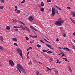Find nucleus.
Segmentation results:
<instances>
[{"label": "nucleus", "mask_w": 75, "mask_h": 75, "mask_svg": "<svg viewBox=\"0 0 75 75\" xmlns=\"http://www.w3.org/2000/svg\"><path fill=\"white\" fill-rule=\"evenodd\" d=\"M13 41H17V39L15 38H12Z\"/></svg>", "instance_id": "nucleus-14"}, {"label": "nucleus", "mask_w": 75, "mask_h": 75, "mask_svg": "<svg viewBox=\"0 0 75 75\" xmlns=\"http://www.w3.org/2000/svg\"><path fill=\"white\" fill-rule=\"evenodd\" d=\"M49 61H50V62H51V61H52V59H49Z\"/></svg>", "instance_id": "nucleus-39"}, {"label": "nucleus", "mask_w": 75, "mask_h": 75, "mask_svg": "<svg viewBox=\"0 0 75 75\" xmlns=\"http://www.w3.org/2000/svg\"><path fill=\"white\" fill-rule=\"evenodd\" d=\"M20 56H21L22 55L23 53H22V52H20Z\"/></svg>", "instance_id": "nucleus-32"}, {"label": "nucleus", "mask_w": 75, "mask_h": 75, "mask_svg": "<svg viewBox=\"0 0 75 75\" xmlns=\"http://www.w3.org/2000/svg\"><path fill=\"white\" fill-rule=\"evenodd\" d=\"M71 14L74 17H75V12H72L71 13Z\"/></svg>", "instance_id": "nucleus-13"}, {"label": "nucleus", "mask_w": 75, "mask_h": 75, "mask_svg": "<svg viewBox=\"0 0 75 75\" xmlns=\"http://www.w3.org/2000/svg\"><path fill=\"white\" fill-rule=\"evenodd\" d=\"M64 21L61 18H59L58 21L55 22L54 24L56 25L61 26L64 23Z\"/></svg>", "instance_id": "nucleus-1"}, {"label": "nucleus", "mask_w": 75, "mask_h": 75, "mask_svg": "<svg viewBox=\"0 0 75 75\" xmlns=\"http://www.w3.org/2000/svg\"><path fill=\"white\" fill-rule=\"evenodd\" d=\"M63 36L64 37H66V34L65 33H64L63 34Z\"/></svg>", "instance_id": "nucleus-30"}, {"label": "nucleus", "mask_w": 75, "mask_h": 75, "mask_svg": "<svg viewBox=\"0 0 75 75\" xmlns=\"http://www.w3.org/2000/svg\"><path fill=\"white\" fill-rule=\"evenodd\" d=\"M40 4L41 6H42V7L44 6V3L43 2H41Z\"/></svg>", "instance_id": "nucleus-17"}, {"label": "nucleus", "mask_w": 75, "mask_h": 75, "mask_svg": "<svg viewBox=\"0 0 75 75\" xmlns=\"http://www.w3.org/2000/svg\"><path fill=\"white\" fill-rule=\"evenodd\" d=\"M0 49L3 50V48L2 47L0 46Z\"/></svg>", "instance_id": "nucleus-29"}, {"label": "nucleus", "mask_w": 75, "mask_h": 75, "mask_svg": "<svg viewBox=\"0 0 75 75\" xmlns=\"http://www.w3.org/2000/svg\"><path fill=\"white\" fill-rule=\"evenodd\" d=\"M55 72L56 73V74H57V73L58 72V71H57V70H55Z\"/></svg>", "instance_id": "nucleus-33"}, {"label": "nucleus", "mask_w": 75, "mask_h": 75, "mask_svg": "<svg viewBox=\"0 0 75 75\" xmlns=\"http://www.w3.org/2000/svg\"><path fill=\"white\" fill-rule=\"evenodd\" d=\"M15 30L16 31H18V29L17 28H15Z\"/></svg>", "instance_id": "nucleus-46"}, {"label": "nucleus", "mask_w": 75, "mask_h": 75, "mask_svg": "<svg viewBox=\"0 0 75 75\" xmlns=\"http://www.w3.org/2000/svg\"><path fill=\"white\" fill-rule=\"evenodd\" d=\"M20 68V70L22 72H23L24 73H25V70L23 68L22 66H21L20 64H17L16 66V68Z\"/></svg>", "instance_id": "nucleus-2"}, {"label": "nucleus", "mask_w": 75, "mask_h": 75, "mask_svg": "<svg viewBox=\"0 0 75 75\" xmlns=\"http://www.w3.org/2000/svg\"><path fill=\"white\" fill-rule=\"evenodd\" d=\"M40 42H42V43H43V44H44V41L42 40H40Z\"/></svg>", "instance_id": "nucleus-27"}, {"label": "nucleus", "mask_w": 75, "mask_h": 75, "mask_svg": "<svg viewBox=\"0 0 75 75\" xmlns=\"http://www.w3.org/2000/svg\"><path fill=\"white\" fill-rule=\"evenodd\" d=\"M67 8H68V9H71V8L69 7H67Z\"/></svg>", "instance_id": "nucleus-47"}, {"label": "nucleus", "mask_w": 75, "mask_h": 75, "mask_svg": "<svg viewBox=\"0 0 75 75\" xmlns=\"http://www.w3.org/2000/svg\"><path fill=\"white\" fill-rule=\"evenodd\" d=\"M54 7H56V8H58V6H54Z\"/></svg>", "instance_id": "nucleus-51"}, {"label": "nucleus", "mask_w": 75, "mask_h": 75, "mask_svg": "<svg viewBox=\"0 0 75 75\" xmlns=\"http://www.w3.org/2000/svg\"><path fill=\"white\" fill-rule=\"evenodd\" d=\"M47 2H51V0H47Z\"/></svg>", "instance_id": "nucleus-26"}, {"label": "nucleus", "mask_w": 75, "mask_h": 75, "mask_svg": "<svg viewBox=\"0 0 75 75\" xmlns=\"http://www.w3.org/2000/svg\"><path fill=\"white\" fill-rule=\"evenodd\" d=\"M17 11L18 13H20V10H18Z\"/></svg>", "instance_id": "nucleus-25"}, {"label": "nucleus", "mask_w": 75, "mask_h": 75, "mask_svg": "<svg viewBox=\"0 0 75 75\" xmlns=\"http://www.w3.org/2000/svg\"><path fill=\"white\" fill-rule=\"evenodd\" d=\"M17 68V69H18L19 71L21 73V70L20 69L18 68Z\"/></svg>", "instance_id": "nucleus-31"}, {"label": "nucleus", "mask_w": 75, "mask_h": 75, "mask_svg": "<svg viewBox=\"0 0 75 75\" xmlns=\"http://www.w3.org/2000/svg\"><path fill=\"white\" fill-rule=\"evenodd\" d=\"M1 2L3 3H4V0H2Z\"/></svg>", "instance_id": "nucleus-41"}, {"label": "nucleus", "mask_w": 75, "mask_h": 75, "mask_svg": "<svg viewBox=\"0 0 75 75\" xmlns=\"http://www.w3.org/2000/svg\"><path fill=\"white\" fill-rule=\"evenodd\" d=\"M22 27H23V25H21L20 26V28H22Z\"/></svg>", "instance_id": "nucleus-56"}, {"label": "nucleus", "mask_w": 75, "mask_h": 75, "mask_svg": "<svg viewBox=\"0 0 75 75\" xmlns=\"http://www.w3.org/2000/svg\"><path fill=\"white\" fill-rule=\"evenodd\" d=\"M29 48V50H30V49H32V47H30Z\"/></svg>", "instance_id": "nucleus-60"}, {"label": "nucleus", "mask_w": 75, "mask_h": 75, "mask_svg": "<svg viewBox=\"0 0 75 75\" xmlns=\"http://www.w3.org/2000/svg\"><path fill=\"white\" fill-rule=\"evenodd\" d=\"M70 19L72 21V22H73V21H74V19H73L72 18H70Z\"/></svg>", "instance_id": "nucleus-40"}, {"label": "nucleus", "mask_w": 75, "mask_h": 75, "mask_svg": "<svg viewBox=\"0 0 75 75\" xmlns=\"http://www.w3.org/2000/svg\"><path fill=\"white\" fill-rule=\"evenodd\" d=\"M25 0H23V1H22V2H21V3H24V2H25Z\"/></svg>", "instance_id": "nucleus-34"}, {"label": "nucleus", "mask_w": 75, "mask_h": 75, "mask_svg": "<svg viewBox=\"0 0 75 75\" xmlns=\"http://www.w3.org/2000/svg\"><path fill=\"white\" fill-rule=\"evenodd\" d=\"M9 63L10 65L13 66L14 65V63H13V61L11 60H10L9 62Z\"/></svg>", "instance_id": "nucleus-6"}, {"label": "nucleus", "mask_w": 75, "mask_h": 75, "mask_svg": "<svg viewBox=\"0 0 75 75\" xmlns=\"http://www.w3.org/2000/svg\"><path fill=\"white\" fill-rule=\"evenodd\" d=\"M29 19L30 21H33V20H34V17H33L32 16H30L29 17Z\"/></svg>", "instance_id": "nucleus-7"}, {"label": "nucleus", "mask_w": 75, "mask_h": 75, "mask_svg": "<svg viewBox=\"0 0 75 75\" xmlns=\"http://www.w3.org/2000/svg\"><path fill=\"white\" fill-rule=\"evenodd\" d=\"M43 40H45V41H46V42H48V43H50V44H51V42H49L48 41H47V40H46L44 38Z\"/></svg>", "instance_id": "nucleus-20"}, {"label": "nucleus", "mask_w": 75, "mask_h": 75, "mask_svg": "<svg viewBox=\"0 0 75 75\" xmlns=\"http://www.w3.org/2000/svg\"><path fill=\"white\" fill-rule=\"evenodd\" d=\"M30 28H32V29H33V30H34L35 31H38V30H37L35 29V28H34V27H33L32 26H30Z\"/></svg>", "instance_id": "nucleus-10"}, {"label": "nucleus", "mask_w": 75, "mask_h": 75, "mask_svg": "<svg viewBox=\"0 0 75 75\" xmlns=\"http://www.w3.org/2000/svg\"><path fill=\"white\" fill-rule=\"evenodd\" d=\"M46 68H47V69H48V70H46V71H48L49 70H50V71H51V69H55V68H53L52 69H50L48 67H46Z\"/></svg>", "instance_id": "nucleus-16"}, {"label": "nucleus", "mask_w": 75, "mask_h": 75, "mask_svg": "<svg viewBox=\"0 0 75 75\" xmlns=\"http://www.w3.org/2000/svg\"><path fill=\"white\" fill-rule=\"evenodd\" d=\"M36 72V75H38V74H39V71H37Z\"/></svg>", "instance_id": "nucleus-38"}, {"label": "nucleus", "mask_w": 75, "mask_h": 75, "mask_svg": "<svg viewBox=\"0 0 75 75\" xmlns=\"http://www.w3.org/2000/svg\"><path fill=\"white\" fill-rule=\"evenodd\" d=\"M15 8H16V9H17L18 8L17 6H15Z\"/></svg>", "instance_id": "nucleus-45"}, {"label": "nucleus", "mask_w": 75, "mask_h": 75, "mask_svg": "<svg viewBox=\"0 0 75 75\" xmlns=\"http://www.w3.org/2000/svg\"><path fill=\"white\" fill-rule=\"evenodd\" d=\"M62 54V55L61 56V57H63L64 56H65V54L64 53Z\"/></svg>", "instance_id": "nucleus-22"}, {"label": "nucleus", "mask_w": 75, "mask_h": 75, "mask_svg": "<svg viewBox=\"0 0 75 75\" xmlns=\"http://www.w3.org/2000/svg\"><path fill=\"white\" fill-rule=\"evenodd\" d=\"M14 45H16V46H18V45L16 43H14Z\"/></svg>", "instance_id": "nucleus-35"}, {"label": "nucleus", "mask_w": 75, "mask_h": 75, "mask_svg": "<svg viewBox=\"0 0 75 75\" xmlns=\"http://www.w3.org/2000/svg\"><path fill=\"white\" fill-rule=\"evenodd\" d=\"M21 57L22 59H23V55L21 56Z\"/></svg>", "instance_id": "nucleus-59"}, {"label": "nucleus", "mask_w": 75, "mask_h": 75, "mask_svg": "<svg viewBox=\"0 0 75 75\" xmlns=\"http://www.w3.org/2000/svg\"><path fill=\"white\" fill-rule=\"evenodd\" d=\"M57 14H59V13H58V11H57Z\"/></svg>", "instance_id": "nucleus-63"}, {"label": "nucleus", "mask_w": 75, "mask_h": 75, "mask_svg": "<svg viewBox=\"0 0 75 75\" xmlns=\"http://www.w3.org/2000/svg\"><path fill=\"white\" fill-rule=\"evenodd\" d=\"M24 27L23 26L21 28L22 29H23V30H25V28H26V30H27L28 32H29V33H31V32L30 31V30L29 29H28V28H27V27L26 26H24Z\"/></svg>", "instance_id": "nucleus-5"}, {"label": "nucleus", "mask_w": 75, "mask_h": 75, "mask_svg": "<svg viewBox=\"0 0 75 75\" xmlns=\"http://www.w3.org/2000/svg\"><path fill=\"white\" fill-rule=\"evenodd\" d=\"M25 38H26V40H29V38H28L27 36H26L25 37Z\"/></svg>", "instance_id": "nucleus-24"}, {"label": "nucleus", "mask_w": 75, "mask_h": 75, "mask_svg": "<svg viewBox=\"0 0 75 75\" xmlns=\"http://www.w3.org/2000/svg\"><path fill=\"white\" fill-rule=\"evenodd\" d=\"M45 45H46L48 47H49V48L50 49H51L52 50H53V48H52V47L51 45H50L47 44H45Z\"/></svg>", "instance_id": "nucleus-8"}, {"label": "nucleus", "mask_w": 75, "mask_h": 75, "mask_svg": "<svg viewBox=\"0 0 75 75\" xmlns=\"http://www.w3.org/2000/svg\"><path fill=\"white\" fill-rule=\"evenodd\" d=\"M28 64H31L32 65V63H31V61H30L29 63H28Z\"/></svg>", "instance_id": "nucleus-42"}, {"label": "nucleus", "mask_w": 75, "mask_h": 75, "mask_svg": "<svg viewBox=\"0 0 75 75\" xmlns=\"http://www.w3.org/2000/svg\"><path fill=\"white\" fill-rule=\"evenodd\" d=\"M29 50H30V49H29V48L27 50V51H28Z\"/></svg>", "instance_id": "nucleus-57"}, {"label": "nucleus", "mask_w": 75, "mask_h": 75, "mask_svg": "<svg viewBox=\"0 0 75 75\" xmlns=\"http://www.w3.org/2000/svg\"><path fill=\"white\" fill-rule=\"evenodd\" d=\"M38 36H37V35H36V36H34V38H37V37H38Z\"/></svg>", "instance_id": "nucleus-48"}, {"label": "nucleus", "mask_w": 75, "mask_h": 75, "mask_svg": "<svg viewBox=\"0 0 75 75\" xmlns=\"http://www.w3.org/2000/svg\"><path fill=\"white\" fill-rule=\"evenodd\" d=\"M47 53H48V54H51L50 51H48L47 52Z\"/></svg>", "instance_id": "nucleus-43"}, {"label": "nucleus", "mask_w": 75, "mask_h": 75, "mask_svg": "<svg viewBox=\"0 0 75 75\" xmlns=\"http://www.w3.org/2000/svg\"><path fill=\"white\" fill-rule=\"evenodd\" d=\"M13 22H14V23H17V21H18V23H19L21 24H23V25H25V24H24V23L20 21H18L16 19H15V20H13Z\"/></svg>", "instance_id": "nucleus-4"}, {"label": "nucleus", "mask_w": 75, "mask_h": 75, "mask_svg": "<svg viewBox=\"0 0 75 75\" xmlns=\"http://www.w3.org/2000/svg\"><path fill=\"white\" fill-rule=\"evenodd\" d=\"M52 17H54V15H55V9L54 7H53L52 10Z\"/></svg>", "instance_id": "nucleus-3"}, {"label": "nucleus", "mask_w": 75, "mask_h": 75, "mask_svg": "<svg viewBox=\"0 0 75 75\" xmlns=\"http://www.w3.org/2000/svg\"><path fill=\"white\" fill-rule=\"evenodd\" d=\"M16 50L17 51V52H22L21 50L19 48L16 49Z\"/></svg>", "instance_id": "nucleus-11"}, {"label": "nucleus", "mask_w": 75, "mask_h": 75, "mask_svg": "<svg viewBox=\"0 0 75 75\" xmlns=\"http://www.w3.org/2000/svg\"><path fill=\"white\" fill-rule=\"evenodd\" d=\"M28 54H29V52H28L27 54V56H28Z\"/></svg>", "instance_id": "nucleus-55"}, {"label": "nucleus", "mask_w": 75, "mask_h": 75, "mask_svg": "<svg viewBox=\"0 0 75 75\" xmlns=\"http://www.w3.org/2000/svg\"><path fill=\"white\" fill-rule=\"evenodd\" d=\"M31 37H32V38H34V36H33L31 35H29Z\"/></svg>", "instance_id": "nucleus-37"}, {"label": "nucleus", "mask_w": 75, "mask_h": 75, "mask_svg": "<svg viewBox=\"0 0 75 75\" xmlns=\"http://www.w3.org/2000/svg\"><path fill=\"white\" fill-rule=\"evenodd\" d=\"M51 11V8H50L49 10V11Z\"/></svg>", "instance_id": "nucleus-58"}, {"label": "nucleus", "mask_w": 75, "mask_h": 75, "mask_svg": "<svg viewBox=\"0 0 75 75\" xmlns=\"http://www.w3.org/2000/svg\"><path fill=\"white\" fill-rule=\"evenodd\" d=\"M44 10V9L43 8H40V11H43Z\"/></svg>", "instance_id": "nucleus-19"}, {"label": "nucleus", "mask_w": 75, "mask_h": 75, "mask_svg": "<svg viewBox=\"0 0 75 75\" xmlns=\"http://www.w3.org/2000/svg\"><path fill=\"white\" fill-rule=\"evenodd\" d=\"M6 30H10V27L9 26H7L6 28Z\"/></svg>", "instance_id": "nucleus-15"}, {"label": "nucleus", "mask_w": 75, "mask_h": 75, "mask_svg": "<svg viewBox=\"0 0 75 75\" xmlns=\"http://www.w3.org/2000/svg\"><path fill=\"white\" fill-rule=\"evenodd\" d=\"M39 7H40V8H41V5H39Z\"/></svg>", "instance_id": "nucleus-52"}, {"label": "nucleus", "mask_w": 75, "mask_h": 75, "mask_svg": "<svg viewBox=\"0 0 75 75\" xmlns=\"http://www.w3.org/2000/svg\"><path fill=\"white\" fill-rule=\"evenodd\" d=\"M43 52H45V50H42Z\"/></svg>", "instance_id": "nucleus-61"}, {"label": "nucleus", "mask_w": 75, "mask_h": 75, "mask_svg": "<svg viewBox=\"0 0 75 75\" xmlns=\"http://www.w3.org/2000/svg\"><path fill=\"white\" fill-rule=\"evenodd\" d=\"M56 41H59V39H58V38H57L56 40Z\"/></svg>", "instance_id": "nucleus-50"}, {"label": "nucleus", "mask_w": 75, "mask_h": 75, "mask_svg": "<svg viewBox=\"0 0 75 75\" xmlns=\"http://www.w3.org/2000/svg\"><path fill=\"white\" fill-rule=\"evenodd\" d=\"M29 58V57H28V56H27V59H28Z\"/></svg>", "instance_id": "nucleus-62"}, {"label": "nucleus", "mask_w": 75, "mask_h": 75, "mask_svg": "<svg viewBox=\"0 0 75 75\" xmlns=\"http://www.w3.org/2000/svg\"><path fill=\"white\" fill-rule=\"evenodd\" d=\"M60 52H61V54H63V52L62 51H61V50H59Z\"/></svg>", "instance_id": "nucleus-44"}, {"label": "nucleus", "mask_w": 75, "mask_h": 75, "mask_svg": "<svg viewBox=\"0 0 75 75\" xmlns=\"http://www.w3.org/2000/svg\"><path fill=\"white\" fill-rule=\"evenodd\" d=\"M17 9H16L15 10V11H17Z\"/></svg>", "instance_id": "nucleus-64"}, {"label": "nucleus", "mask_w": 75, "mask_h": 75, "mask_svg": "<svg viewBox=\"0 0 75 75\" xmlns=\"http://www.w3.org/2000/svg\"><path fill=\"white\" fill-rule=\"evenodd\" d=\"M4 8V7L3 6H0V9H3Z\"/></svg>", "instance_id": "nucleus-36"}, {"label": "nucleus", "mask_w": 75, "mask_h": 75, "mask_svg": "<svg viewBox=\"0 0 75 75\" xmlns=\"http://www.w3.org/2000/svg\"><path fill=\"white\" fill-rule=\"evenodd\" d=\"M69 69L70 71V72H72V69H71V67H70V66H69Z\"/></svg>", "instance_id": "nucleus-18"}, {"label": "nucleus", "mask_w": 75, "mask_h": 75, "mask_svg": "<svg viewBox=\"0 0 75 75\" xmlns=\"http://www.w3.org/2000/svg\"><path fill=\"white\" fill-rule=\"evenodd\" d=\"M64 50H66V51H70V50L68 47H64L63 48Z\"/></svg>", "instance_id": "nucleus-9"}, {"label": "nucleus", "mask_w": 75, "mask_h": 75, "mask_svg": "<svg viewBox=\"0 0 75 75\" xmlns=\"http://www.w3.org/2000/svg\"><path fill=\"white\" fill-rule=\"evenodd\" d=\"M31 31H32L33 32V33H35V32H34V30H31Z\"/></svg>", "instance_id": "nucleus-53"}, {"label": "nucleus", "mask_w": 75, "mask_h": 75, "mask_svg": "<svg viewBox=\"0 0 75 75\" xmlns=\"http://www.w3.org/2000/svg\"><path fill=\"white\" fill-rule=\"evenodd\" d=\"M37 47L38 48H40L41 47V45L38 44L37 45Z\"/></svg>", "instance_id": "nucleus-23"}, {"label": "nucleus", "mask_w": 75, "mask_h": 75, "mask_svg": "<svg viewBox=\"0 0 75 75\" xmlns=\"http://www.w3.org/2000/svg\"><path fill=\"white\" fill-rule=\"evenodd\" d=\"M63 59H65V61H68V60H67V59L65 58H63Z\"/></svg>", "instance_id": "nucleus-21"}, {"label": "nucleus", "mask_w": 75, "mask_h": 75, "mask_svg": "<svg viewBox=\"0 0 75 75\" xmlns=\"http://www.w3.org/2000/svg\"><path fill=\"white\" fill-rule=\"evenodd\" d=\"M0 40L3 41L4 40V39H3V37L2 36H0Z\"/></svg>", "instance_id": "nucleus-12"}, {"label": "nucleus", "mask_w": 75, "mask_h": 75, "mask_svg": "<svg viewBox=\"0 0 75 75\" xmlns=\"http://www.w3.org/2000/svg\"><path fill=\"white\" fill-rule=\"evenodd\" d=\"M45 38H47V40H50V39H48V38H47V37H45Z\"/></svg>", "instance_id": "nucleus-54"}, {"label": "nucleus", "mask_w": 75, "mask_h": 75, "mask_svg": "<svg viewBox=\"0 0 75 75\" xmlns=\"http://www.w3.org/2000/svg\"><path fill=\"white\" fill-rule=\"evenodd\" d=\"M57 9H58V10H62V9L60 8H59V7H57Z\"/></svg>", "instance_id": "nucleus-28"}, {"label": "nucleus", "mask_w": 75, "mask_h": 75, "mask_svg": "<svg viewBox=\"0 0 75 75\" xmlns=\"http://www.w3.org/2000/svg\"><path fill=\"white\" fill-rule=\"evenodd\" d=\"M14 28H17V26H13V27Z\"/></svg>", "instance_id": "nucleus-49"}]
</instances>
